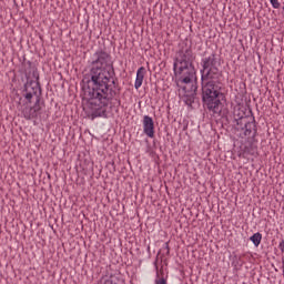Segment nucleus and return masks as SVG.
<instances>
[{
    "instance_id": "1",
    "label": "nucleus",
    "mask_w": 284,
    "mask_h": 284,
    "mask_svg": "<svg viewBox=\"0 0 284 284\" xmlns=\"http://www.w3.org/2000/svg\"><path fill=\"white\" fill-rule=\"evenodd\" d=\"M89 89L84 92L91 119L108 118L110 101L121 94L119 78L114 72L112 55L103 49L97 50L90 61Z\"/></svg>"
},
{
    "instance_id": "2",
    "label": "nucleus",
    "mask_w": 284,
    "mask_h": 284,
    "mask_svg": "<svg viewBox=\"0 0 284 284\" xmlns=\"http://www.w3.org/2000/svg\"><path fill=\"white\" fill-rule=\"evenodd\" d=\"M201 90L203 105L213 116L226 119L230 110L225 106V84L221 70V55L215 52L201 60Z\"/></svg>"
},
{
    "instance_id": "3",
    "label": "nucleus",
    "mask_w": 284,
    "mask_h": 284,
    "mask_svg": "<svg viewBox=\"0 0 284 284\" xmlns=\"http://www.w3.org/2000/svg\"><path fill=\"white\" fill-rule=\"evenodd\" d=\"M195 60L196 55H194L192 47H181V49L178 51L173 70L175 77H179V80L182 83H192L194 77H196V70L194 69Z\"/></svg>"
},
{
    "instance_id": "4",
    "label": "nucleus",
    "mask_w": 284,
    "mask_h": 284,
    "mask_svg": "<svg viewBox=\"0 0 284 284\" xmlns=\"http://www.w3.org/2000/svg\"><path fill=\"white\" fill-rule=\"evenodd\" d=\"M235 134L240 136V139H245L247 136H252V139H256L258 134V129L256 128V119L254 115H251L248 120L240 124L236 129H234Z\"/></svg>"
},
{
    "instance_id": "5",
    "label": "nucleus",
    "mask_w": 284,
    "mask_h": 284,
    "mask_svg": "<svg viewBox=\"0 0 284 284\" xmlns=\"http://www.w3.org/2000/svg\"><path fill=\"white\" fill-rule=\"evenodd\" d=\"M33 79L34 80H28L24 84V88L22 91L32 94L37 99H41V84L39 83V72L33 71Z\"/></svg>"
},
{
    "instance_id": "6",
    "label": "nucleus",
    "mask_w": 284,
    "mask_h": 284,
    "mask_svg": "<svg viewBox=\"0 0 284 284\" xmlns=\"http://www.w3.org/2000/svg\"><path fill=\"white\" fill-rule=\"evenodd\" d=\"M41 98L38 97L32 106L27 105L22 109V115L26 121H32V119H39L41 116Z\"/></svg>"
},
{
    "instance_id": "7",
    "label": "nucleus",
    "mask_w": 284,
    "mask_h": 284,
    "mask_svg": "<svg viewBox=\"0 0 284 284\" xmlns=\"http://www.w3.org/2000/svg\"><path fill=\"white\" fill-rule=\"evenodd\" d=\"M250 116L243 109H235L233 112V130L237 129L239 125H242V123H245V121H248Z\"/></svg>"
},
{
    "instance_id": "8",
    "label": "nucleus",
    "mask_w": 284,
    "mask_h": 284,
    "mask_svg": "<svg viewBox=\"0 0 284 284\" xmlns=\"http://www.w3.org/2000/svg\"><path fill=\"white\" fill-rule=\"evenodd\" d=\"M143 133L149 136V139H154V119L150 115H144L142 120Z\"/></svg>"
},
{
    "instance_id": "9",
    "label": "nucleus",
    "mask_w": 284,
    "mask_h": 284,
    "mask_svg": "<svg viewBox=\"0 0 284 284\" xmlns=\"http://www.w3.org/2000/svg\"><path fill=\"white\" fill-rule=\"evenodd\" d=\"M143 79H145V68L140 67L136 71V79L134 83L135 90H139L143 85Z\"/></svg>"
},
{
    "instance_id": "10",
    "label": "nucleus",
    "mask_w": 284,
    "mask_h": 284,
    "mask_svg": "<svg viewBox=\"0 0 284 284\" xmlns=\"http://www.w3.org/2000/svg\"><path fill=\"white\" fill-rule=\"evenodd\" d=\"M183 101L185 103V105H189V108H192V104L194 103V101H196V87H194V91L190 94H185L183 97Z\"/></svg>"
},
{
    "instance_id": "11",
    "label": "nucleus",
    "mask_w": 284,
    "mask_h": 284,
    "mask_svg": "<svg viewBox=\"0 0 284 284\" xmlns=\"http://www.w3.org/2000/svg\"><path fill=\"white\" fill-rule=\"evenodd\" d=\"M243 154L246 156H254L256 154V146H254V144L245 145L243 149Z\"/></svg>"
},
{
    "instance_id": "12",
    "label": "nucleus",
    "mask_w": 284,
    "mask_h": 284,
    "mask_svg": "<svg viewBox=\"0 0 284 284\" xmlns=\"http://www.w3.org/2000/svg\"><path fill=\"white\" fill-rule=\"evenodd\" d=\"M250 241L253 243L255 247H258L261 245V241H263V234L261 233H254L251 237Z\"/></svg>"
},
{
    "instance_id": "13",
    "label": "nucleus",
    "mask_w": 284,
    "mask_h": 284,
    "mask_svg": "<svg viewBox=\"0 0 284 284\" xmlns=\"http://www.w3.org/2000/svg\"><path fill=\"white\" fill-rule=\"evenodd\" d=\"M154 284H168V280L165 277H161L159 273H156V278L154 281Z\"/></svg>"
},
{
    "instance_id": "14",
    "label": "nucleus",
    "mask_w": 284,
    "mask_h": 284,
    "mask_svg": "<svg viewBox=\"0 0 284 284\" xmlns=\"http://www.w3.org/2000/svg\"><path fill=\"white\" fill-rule=\"evenodd\" d=\"M22 97L26 99L27 103H32V99L34 95L32 93H28L26 91H22Z\"/></svg>"
},
{
    "instance_id": "15",
    "label": "nucleus",
    "mask_w": 284,
    "mask_h": 284,
    "mask_svg": "<svg viewBox=\"0 0 284 284\" xmlns=\"http://www.w3.org/2000/svg\"><path fill=\"white\" fill-rule=\"evenodd\" d=\"M104 284H116V276H110L104 281Z\"/></svg>"
},
{
    "instance_id": "16",
    "label": "nucleus",
    "mask_w": 284,
    "mask_h": 284,
    "mask_svg": "<svg viewBox=\"0 0 284 284\" xmlns=\"http://www.w3.org/2000/svg\"><path fill=\"white\" fill-rule=\"evenodd\" d=\"M270 3L275 10H278V8H281V2H278V0H270Z\"/></svg>"
},
{
    "instance_id": "17",
    "label": "nucleus",
    "mask_w": 284,
    "mask_h": 284,
    "mask_svg": "<svg viewBox=\"0 0 284 284\" xmlns=\"http://www.w3.org/2000/svg\"><path fill=\"white\" fill-rule=\"evenodd\" d=\"M165 247L168 250V254H170V244L165 243Z\"/></svg>"
}]
</instances>
